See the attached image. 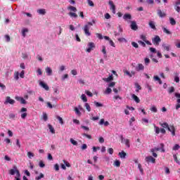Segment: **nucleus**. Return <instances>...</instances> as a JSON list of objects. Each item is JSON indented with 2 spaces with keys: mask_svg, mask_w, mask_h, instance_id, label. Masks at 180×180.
Wrapping results in <instances>:
<instances>
[{
  "mask_svg": "<svg viewBox=\"0 0 180 180\" xmlns=\"http://www.w3.org/2000/svg\"><path fill=\"white\" fill-rule=\"evenodd\" d=\"M88 48L86 49L87 53H91L92 50L95 49V43L94 42H89L88 43Z\"/></svg>",
  "mask_w": 180,
  "mask_h": 180,
  "instance_id": "nucleus-1",
  "label": "nucleus"
},
{
  "mask_svg": "<svg viewBox=\"0 0 180 180\" xmlns=\"http://www.w3.org/2000/svg\"><path fill=\"white\" fill-rule=\"evenodd\" d=\"M152 41L153 44H155V46H158V44H160V43L161 42V38H160V36L156 35L153 39H152Z\"/></svg>",
  "mask_w": 180,
  "mask_h": 180,
  "instance_id": "nucleus-2",
  "label": "nucleus"
},
{
  "mask_svg": "<svg viewBox=\"0 0 180 180\" xmlns=\"http://www.w3.org/2000/svg\"><path fill=\"white\" fill-rule=\"evenodd\" d=\"M108 4L110 6V11H112V13L115 15L116 13V6H115L112 0H110Z\"/></svg>",
  "mask_w": 180,
  "mask_h": 180,
  "instance_id": "nucleus-3",
  "label": "nucleus"
},
{
  "mask_svg": "<svg viewBox=\"0 0 180 180\" xmlns=\"http://www.w3.org/2000/svg\"><path fill=\"white\" fill-rule=\"evenodd\" d=\"M145 161L148 162V164L150 162H152V164H155V158H153V156H147L145 158Z\"/></svg>",
  "mask_w": 180,
  "mask_h": 180,
  "instance_id": "nucleus-4",
  "label": "nucleus"
},
{
  "mask_svg": "<svg viewBox=\"0 0 180 180\" xmlns=\"http://www.w3.org/2000/svg\"><path fill=\"white\" fill-rule=\"evenodd\" d=\"M89 29H90L89 25H84L83 30L86 36H91V32H89Z\"/></svg>",
  "mask_w": 180,
  "mask_h": 180,
  "instance_id": "nucleus-5",
  "label": "nucleus"
},
{
  "mask_svg": "<svg viewBox=\"0 0 180 180\" xmlns=\"http://www.w3.org/2000/svg\"><path fill=\"white\" fill-rule=\"evenodd\" d=\"M180 0H177L174 3V9L176 12L179 13L180 12Z\"/></svg>",
  "mask_w": 180,
  "mask_h": 180,
  "instance_id": "nucleus-6",
  "label": "nucleus"
},
{
  "mask_svg": "<svg viewBox=\"0 0 180 180\" xmlns=\"http://www.w3.org/2000/svg\"><path fill=\"white\" fill-rule=\"evenodd\" d=\"M167 130H169V131H171L173 136H175V127H174V125L169 126Z\"/></svg>",
  "mask_w": 180,
  "mask_h": 180,
  "instance_id": "nucleus-7",
  "label": "nucleus"
},
{
  "mask_svg": "<svg viewBox=\"0 0 180 180\" xmlns=\"http://www.w3.org/2000/svg\"><path fill=\"white\" fill-rule=\"evenodd\" d=\"M5 103H10V105H13L15 103V100L11 98L9 96H7Z\"/></svg>",
  "mask_w": 180,
  "mask_h": 180,
  "instance_id": "nucleus-8",
  "label": "nucleus"
},
{
  "mask_svg": "<svg viewBox=\"0 0 180 180\" xmlns=\"http://www.w3.org/2000/svg\"><path fill=\"white\" fill-rule=\"evenodd\" d=\"M131 29L132 30H137V29H139V27H137L136 21H131Z\"/></svg>",
  "mask_w": 180,
  "mask_h": 180,
  "instance_id": "nucleus-9",
  "label": "nucleus"
},
{
  "mask_svg": "<svg viewBox=\"0 0 180 180\" xmlns=\"http://www.w3.org/2000/svg\"><path fill=\"white\" fill-rule=\"evenodd\" d=\"M39 85L41 86L42 88H44V89H45V91H49V89H50V87H49V85H47L46 83H44L43 82H40Z\"/></svg>",
  "mask_w": 180,
  "mask_h": 180,
  "instance_id": "nucleus-10",
  "label": "nucleus"
},
{
  "mask_svg": "<svg viewBox=\"0 0 180 180\" xmlns=\"http://www.w3.org/2000/svg\"><path fill=\"white\" fill-rule=\"evenodd\" d=\"M18 169V167H16V165H14L13 167V169H11L9 170V174L10 175H15V174L16 173V170Z\"/></svg>",
  "mask_w": 180,
  "mask_h": 180,
  "instance_id": "nucleus-11",
  "label": "nucleus"
},
{
  "mask_svg": "<svg viewBox=\"0 0 180 180\" xmlns=\"http://www.w3.org/2000/svg\"><path fill=\"white\" fill-rule=\"evenodd\" d=\"M135 70L136 71H143L144 70V65H143L141 63H139Z\"/></svg>",
  "mask_w": 180,
  "mask_h": 180,
  "instance_id": "nucleus-12",
  "label": "nucleus"
},
{
  "mask_svg": "<svg viewBox=\"0 0 180 180\" xmlns=\"http://www.w3.org/2000/svg\"><path fill=\"white\" fill-rule=\"evenodd\" d=\"M103 81H105V82H110V81H113V75H110L109 77L103 78Z\"/></svg>",
  "mask_w": 180,
  "mask_h": 180,
  "instance_id": "nucleus-13",
  "label": "nucleus"
},
{
  "mask_svg": "<svg viewBox=\"0 0 180 180\" xmlns=\"http://www.w3.org/2000/svg\"><path fill=\"white\" fill-rule=\"evenodd\" d=\"M123 19L124 20H131V15L129 13H125L123 16Z\"/></svg>",
  "mask_w": 180,
  "mask_h": 180,
  "instance_id": "nucleus-14",
  "label": "nucleus"
},
{
  "mask_svg": "<svg viewBox=\"0 0 180 180\" xmlns=\"http://www.w3.org/2000/svg\"><path fill=\"white\" fill-rule=\"evenodd\" d=\"M158 15L160 16V18H165V16H167V14H165V13L162 12L161 10H158Z\"/></svg>",
  "mask_w": 180,
  "mask_h": 180,
  "instance_id": "nucleus-15",
  "label": "nucleus"
},
{
  "mask_svg": "<svg viewBox=\"0 0 180 180\" xmlns=\"http://www.w3.org/2000/svg\"><path fill=\"white\" fill-rule=\"evenodd\" d=\"M99 124L102 125L104 124V126L108 127L109 125V122L105 121V119H101L99 122Z\"/></svg>",
  "mask_w": 180,
  "mask_h": 180,
  "instance_id": "nucleus-16",
  "label": "nucleus"
},
{
  "mask_svg": "<svg viewBox=\"0 0 180 180\" xmlns=\"http://www.w3.org/2000/svg\"><path fill=\"white\" fill-rule=\"evenodd\" d=\"M45 71H46L47 75H49V76L52 75V74H53V70H51L49 67L46 68Z\"/></svg>",
  "mask_w": 180,
  "mask_h": 180,
  "instance_id": "nucleus-17",
  "label": "nucleus"
},
{
  "mask_svg": "<svg viewBox=\"0 0 180 180\" xmlns=\"http://www.w3.org/2000/svg\"><path fill=\"white\" fill-rule=\"evenodd\" d=\"M149 26L153 30H157V27H155V23H154V21H150Z\"/></svg>",
  "mask_w": 180,
  "mask_h": 180,
  "instance_id": "nucleus-18",
  "label": "nucleus"
},
{
  "mask_svg": "<svg viewBox=\"0 0 180 180\" xmlns=\"http://www.w3.org/2000/svg\"><path fill=\"white\" fill-rule=\"evenodd\" d=\"M48 127H49V130H50V131H51V133L52 134H56V130H54V127H53V125L49 124H48Z\"/></svg>",
  "mask_w": 180,
  "mask_h": 180,
  "instance_id": "nucleus-19",
  "label": "nucleus"
},
{
  "mask_svg": "<svg viewBox=\"0 0 180 180\" xmlns=\"http://www.w3.org/2000/svg\"><path fill=\"white\" fill-rule=\"evenodd\" d=\"M15 99H17V101H20V103H22V105H25L26 103V100H25V98L22 97H17L15 98Z\"/></svg>",
  "mask_w": 180,
  "mask_h": 180,
  "instance_id": "nucleus-20",
  "label": "nucleus"
},
{
  "mask_svg": "<svg viewBox=\"0 0 180 180\" xmlns=\"http://www.w3.org/2000/svg\"><path fill=\"white\" fill-rule=\"evenodd\" d=\"M162 47L164 50H166V51H169V49H171V45H167V44H163Z\"/></svg>",
  "mask_w": 180,
  "mask_h": 180,
  "instance_id": "nucleus-21",
  "label": "nucleus"
},
{
  "mask_svg": "<svg viewBox=\"0 0 180 180\" xmlns=\"http://www.w3.org/2000/svg\"><path fill=\"white\" fill-rule=\"evenodd\" d=\"M37 13H39V15H46V9L40 8L37 10Z\"/></svg>",
  "mask_w": 180,
  "mask_h": 180,
  "instance_id": "nucleus-22",
  "label": "nucleus"
},
{
  "mask_svg": "<svg viewBox=\"0 0 180 180\" xmlns=\"http://www.w3.org/2000/svg\"><path fill=\"white\" fill-rule=\"evenodd\" d=\"M118 155H120V158H126V155H127V154L122 150V152L119 153Z\"/></svg>",
  "mask_w": 180,
  "mask_h": 180,
  "instance_id": "nucleus-23",
  "label": "nucleus"
},
{
  "mask_svg": "<svg viewBox=\"0 0 180 180\" xmlns=\"http://www.w3.org/2000/svg\"><path fill=\"white\" fill-rule=\"evenodd\" d=\"M132 98L134 101H135V102H136V103H140V98H139L136 94H132Z\"/></svg>",
  "mask_w": 180,
  "mask_h": 180,
  "instance_id": "nucleus-24",
  "label": "nucleus"
},
{
  "mask_svg": "<svg viewBox=\"0 0 180 180\" xmlns=\"http://www.w3.org/2000/svg\"><path fill=\"white\" fill-rule=\"evenodd\" d=\"M113 165H114V167H117V168H119V167H120V160H115L113 163Z\"/></svg>",
  "mask_w": 180,
  "mask_h": 180,
  "instance_id": "nucleus-25",
  "label": "nucleus"
},
{
  "mask_svg": "<svg viewBox=\"0 0 180 180\" xmlns=\"http://www.w3.org/2000/svg\"><path fill=\"white\" fill-rule=\"evenodd\" d=\"M153 78H154L155 81L158 82L160 85L162 84V81L161 80V79L158 76H154Z\"/></svg>",
  "mask_w": 180,
  "mask_h": 180,
  "instance_id": "nucleus-26",
  "label": "nucleus"
},
{
  "mask_svg": "<svg viewBox=\"0 0 180 180\" xmlns=\"http://www.w3.org/2000/svg\"><path fill=\"white\" fill-rule=\"evenodd\" d=\"M169 20L172 26H175V25H176V21H175V19H174V18H169Z\"/></svg>",
  "mask_w": 180,
  "mask_h": 180,
  "instance_id": "nucleus-27",
  "label": "nucleus"
},
{
  "mask_svg": "<svg viewBox=\"0 0 180 180\" xmlns=\"http://www.w3.org/2000/svg\"><path fill=\"white\" fill-rule=\"evenodd\" d=\"M124 141L127 147H128V148H130V140H129L128 139H126L124 140Z\"/></svg>",
  "mask_w": 180,
  "mask_h": 180,
  "instance_id": "nucleus-28",
  "label": "nucleus"
},
{
  "mask_svg": "<svg viewBox=\"0 0 180 180\" xmlns=\"http://www.w3.org/2000/svg\"><path fill=\"white\" fill-rule=\"evenodd\" d=\"M27 32H29V30H27V28H25L22 30V34L23 37H26V33H27Z\"/></svg>",
  "mask_w": 180,
  "mask_h": 180,
  "instance_id": "nucleus-29",
  "label": "nucleus"
},
{
  "mask_svg": "<svg viewBox=\"0 0 180 180\" xmlns=\"http://www.w3.org/2000/svg\"><path fill=\"white\" fill-rule=\"evenodd\" d=\"M154 129H155V131L156 133V134H160V127H157L155 124H154Z\"/></svg>",
  "mask_w": 180,
  "mask_h": 180,
  "instance_id": "nucleus-30",
  "label": "nucleus"
},
{
  "mask_svg": "<svg viewBox=\"0 0 180 180\" xmlns=\"http://www.w3.org/2000/svg\"><path fill=\"white\" fill-rule=\"evenodd\" d=\"M104 94H105L106 95H109V94H112V89L108 87L105 91Z\"/></svg>",
  "mask_w": 180,
  "mask_h": 180,
  "instance_id": "nucleus-31",
  "label": "nucleus"
},
{
  "mask_svg": "<svg viewBox=\"0 0 180 180\" xmlns=\"http://www.w3.org/2000/svg\"><path fill=\"white\" fill-rule=\"evenodd\" d=\"M162 30L164 33H166V34H171V32L168 30L166 27H162Z\"/></svg>",
  "mask_w": 180,
  "mask_h": 180,
  "instance_id": "nucleus-32",
  "label": "nucleus"
},
{
  "mask_svg": "<svg viewBox=\"0 0 180 180\" xmlns=\"http://www.w3.org/2000/svg\"><path fill=\"white\" fill-rule=\"evenodd\" d=\"M56 119H58V120L59 121V123H60V124H64V120L61 118V117L60 116H56Z\"/></svg>",
  "mask_w": 180,
  "mask_h": 180,
  "instance_id": "nucleus-33",
  "label": "nucleus"
},
{
  "mask_svg": "<svg viewBox=\"0 0 180 180\" xmlns=\"http://www.w3.org/2000/svg\"><path fill=\"white\" fill-rule=\"evenodd\" d=\"M118 41L120 43H127V39L125 38H118Z\"/></svg>",
  "mask_w": 180,
  "mask_h": 180,
  "instance_id": "nucleus-34",
  "label": "nucleus"
},
{
  "mask_svg": "<svg viewBox=\"0 0 180 180\" xmlns=\"http://www.w3.org/2000/svg\"><path fill=\"white\" fill-rule=\"evenodd\" d=\"M176 110H178V109H179L180 108V98H178L176 100Z\"/></svg>",
  "mask_w": 180,
  "mask_h": 180,
  "instance_id": "nucleus-35",
  "label": "nucleus"
},
{
  "mask_svg": "<svg viewBox=\"0 0 180 180\" xmlns=\"http://www.w3.org/2000/svg\"><path fill=\"white\" fill-rule=\"evenodd\" d=\"M180 146L179 144H175L174 146L172 148V150H174V151H178V150H179Z\"/></svg>",
  "mask_w": 180,
  "mask_h": 180,
  "instance_id": "nucleus-36",
  "label": "nucleus"
},
{
  "mask_svg": "<svg viewBox=\"0 0 180 180\" xmlns=\"http://www.w3.org/2000/svg\"><path fill=\"white\" fill-rule=\"evenodd\" d=\"M41 178H44V174L41 173L39 176L35 177V180H40Z\"/></svg>",
  "mask_w": 180,
  "mask_h": 180,
  "instance_id": "nucleus-37",
  "label": "nucleus"
},
{
  "mask_svg": "<svg viewBox=\"0 0 180 180\" xmlns=\"http://www.w3.org/2000/svg\"><path fill=\"white\" fill-rule=\"evenodd\" d=\"M83 102H88V98H86V96L85 94H82L81 96Z\"/></svg>",
  "mask_w": 180,
  "mask_h": 180,
  "instance_id": "nucleus-38",
  "label": "nucleus"
},
{
  "mask_svg": "<svg viewBox=\"0 0 180 180\" xmlns=\"http://www.w3.org/2000/svg\"><path fill=\"white\" fill-rule=\"evenodd\" d=\"M69 15L71 18H78V15L75 13L70 12L69 13Z\"/></svg>",
  "mask_w": 180,
  "mask_h": 180,
  "instance_id": "nucleus-39",
  "label": "nucleus"
},
{
  "mask_svg": "<svg viewBox=\"0 0 180 180\" xmlns=\"http://www.w3.org/2000/svg\"><path fill=\"white\" fill-rule=\"evenodd\" d=\"M95 105L96 106V108H102V106H103V104L99 103V102H94Z\"/></svg>",
  "mask_w": 180,
  "mask_h": 180,
  "instance_id": "nucleus-40",
  "label": "nucleus"
},
{
  "mask_svg": "<svg viewBox=\"0 0 180 180\" xmlns=\"http://www.w3.org/2000/svg\"><path fill=\"white\" fill-rule=\"evenodd\" d=\"M68 9L70 11H72V12H77V8L72 6H70L68 7Z\"/></svg>",
  "mask_w": 180,
  "mask_h": 180,
  "instance_id": "nucleus-41",
  "label": "nucleus"
},
{
  "mask_svg": "<svg viewBox=\"0 0 180 180\" xmlns=\"http://www.w3.org/2000/svg\"><path fill=\"white\" fill-rule=\"evenodd\" d=\"M85 108H86V110H88V112H91V106L89 105V104L88 103H85Z\"/></svg>",
  "mask_w": 180,
  "mask_h": 180,
  "instance_id": "nucleus-42",
  "label": "nucleus"
},
{
  "mask_svg": "<svg viewBox=\"0 0 180 180\" xmlns=\"http://www.w3.org/2000/svg\"><path fill=\"white\" fill-rule=\"evenodd\" d=\"M151 110V112H154V113H157L158 110H157V107L155 106H152V108L150 109Z\"/></svg>",
  "mask_w": 180,
  "mask_h": 180,
  "instance_id": "nucleus-43",
  "label": "nucleus"
},
{
  "mask_svg": "<svg viewBox=\"0 0 180 180\" xmlns=\"http://www.w3.org/2000/svg\"><path fill=\"white\" fill-rule=\"evenodd\" d=\"M161 126L164 129H168V127H169V125H168V123L167 122H164L163 124H161Z\"/></svg>",
  "mask_w": 180,
  "mask_h": 180,
  "instance_id": "nucleus-44",
  "label": "nucleus"
},
{
  "mask_svg": "<svg viewBox=\"0 0 180 180\" xmlns=\"http://www.w3.org/2000/svg\"><path fill=\"white\" fill-rule=\"evenodd\" d=\"M70 143H72V144H73V146L78 145V142H77V141L74 140L73 139H70Z\"/></svg>",
  "mask_w": 180,
  "mask_h": 180,
  "instance_id": "nucleus-45",
  "label": "nucleus"
},
{
  "mask_svg": "<svg viewBox=\"0 0 180 180\" xmlns=\"http://www.w3.org/2000/svg\"><path fill=\"white\" fill-rule=\"evenodd\" d=\"M173 158H174L175 162H176V164L180 163V162L178 160V157L176 156V155H173Z\"/></svg>",
  "mask_w": 180,
  "mask_h": 180,
  "instance_id": "nucleus-46",
  "label": "nucleus"
},
{
  "mask_svg": "<svg viewBox=\"0 0 180 180\" xmlns=\"http://www.w3.org/2000/svg\"><path fill=\"white\" fill-rule=\"evenodd\" d=\"M172 92H175V88L174 86L169 88V94H172Z\"/></svg>",
  "mask_w": 180,
  "mask_h": 180,
  "instance_id": "nucleus-47",
  "label": "nucleus"
},
{
  "mask_svg": "<svg viewBox=\"0 0 180 180\" xmlns=\"http://www.w3.org/2000/svg\"><path fill=\"white\" fill-rule=\"evenodd\" d=\"M39 167L40 168H44V167H46V165L44 164V162H43V160H41L39 162Z\"/></svg>",
  "mask_w": 180,
  "mask_h": 180,
  "instance_id": "nucleus-48",
  "label": "nucleus"
},
{
  "mask_svg": "<svg viewBox=\"0 0 180 180\" xmlns=\"http://www.w3.org/2000/svg\"><path fill=\"white\" fill-rule=\"evenodd\" d=\"M96 34L98 39H99L100 40H102L103 39V36L102 35V34L96 33Z\"/></svg>",
  "mask_w": 180,
  "mask_h": 180,
  "instance_id": "nucleus-49",
  "label": "nucleus"
},
{
  "mask_svg": "<svg viewBox=\"0 0 180 180\" xmlns=\"http://www.w3.org/2000/svg\"><path fill=\"white\" fill-rule=\"evenodd\" d=\"M161 150L160 148H154L150 150V152L155 153V151H160Z\"/></svg>",
  "mask_w": 180,
  "mask_h": 180,
  "instance_id": "nucleus-50",
  "label": "nucleus"
},
{
  "mask_svg": "<svg viewBox=\"0 0 180 180\" xmlns=\"http://www.w3.org/2000/svg\"><path fill=\"white\" fill-rule=\"evenodd\" d=\"M27 157H29V158H32V157H34V154H33V153H32V152H28L27 153Z\"/></svg>",
  "mask_w": 180,
  "mask_h": 180,
  "instance_id": "nucleus-51",
  "label": "nucleus"
},
{
  "mask_svg": "<svg viewBox=\"0 0 180 180\" xmlns=\"http://www.w3.org/2000/svg\"><path fill=\"white\" fill-rule=\"evenodd\" d=\"M87 2L89 4V6H95V4H94L93 1L87 0Z\"/></svg>",
  "mask_w": 180,
  "mask_h": 180,
  "instance_id": "nucleus-52",
  "label": "nucleus"
},
{
  "mask_svg": "<svg viewBox=\"0 0 180 180\" xmlns=\"http://www.w3.org/2000/svg\"><path fill=\"white\" fill-rule=\"evenodd\" d=\"M63 162H64L65 167H71V165L70 164V162L65 161V160H63Z\"/></svg>",
  "mask_w": 180,
  "mask_h": 180,
  "instance_id": "nucleus-53",
  "label": "nucleus"
},
{
  "mask_svg": "<svg viewBox=\"0 0 180 180\" xmlns=\"http://www.w3.org/2000/svg\"><path fill=\"white\" fill-rule=\"evenodd\" d=\"M144 61H145L146 65H148V64H150V59L148 58H146L144 59Z\"/></svg>",
  "mask_w": 180,
  "mask_h": 180,
  "instance_id": "nucleus-54",
  "label": "nucleus"
},
{
  "mask_svg": "<svg viewBox=\"0 0 180 180\" xmlns=\"http://www.w3.org/2000/svg\"><path fill=\"white\" fill-rule=\"evenodd\" d=\"M138 43H139V44H141V46L142 47H146V43H144V41H139Z\"/></svg>",
  "mask_w": 180,
  "mask_h": 180,
  "instance_id": "nucleus-55",
  "label": "nucleus"
},
{
  "mask_svg": "<svg viewBox=\"0 0 180 180\" xmlns=\"http://www.w3.org/2000/svg\"><path fill=\"white\" fill-rule=\"evenodd\" d=\"M131 46H133V47H135V49H139V44L136 42H131Z\"/></svg>",
  "mask_w": 180,
  "mask_h": 180,
  "instance_id": "nucleus-56",
  "label": "nucleus"
},
{
  "mask_svg": "<svg viewBox=\"0 0 180 180\" xmlns=\"http://www.w3.org/2000/svg\"><path fill=\"white\" fill-rule=\"evenodd\" d=\"M15 117H16V115L13 113H11L9 114V119H15Z\"/></svg>",
  "mask_w": 180,
  "mask_h": 180,
  "instance_id": "nucleus-57",
  "label": "nucleus"
},
{
  "mask_svg": "<svg viewBox=\"0 0 180 180\" xmlns=\"http://www.w3.org/2000/svg\"><path fill=\"white\" fill-rule=\"evenodd\" d=\"M83 136H84V137H86L89 140H91V139H92V136L86 134H83Z\"/></svg>",
  "mask_w": 180,
  "mask_h": 180,
  "instance_id": "nucleus-58",
  "label": "nucleus"
},
{
  "mask_svg": "<svg viewBox=\"0 0 180 180\" xmlns=\"http://www.w3.org/2000/svg\"><path fill=\"white\" fill-rule=\"evenodd\" d=\"M108 153L110 154V155H112L113 154V148H110L108 149Z\"/></svg>",
  "mask_w": 180,
  "mask_h": 180,
  "instance_id": "nucleus-59",
  "label": "nucleus"
},
{
  "mask_svg": "<svg viewBox=\"0 0 180 180\" xmlns=\"http://www.w3.org/2000/svg\"><path fill=\"white\" fill-rule=\"evenodd\" d=\"M146 2L149 5H153L154 4V0H146Z\"/></svg>",
  "mask_w": 180,
  "mask_h": 180,
  "instance_id": "nucleus-60",
  "label": "nucleus"
},
{
  "mask_svg": "<svg viewBox=\"0 0 180 180\" xmlns=\"http://www.w3.org/2000/svg\"><path fill=\"white\" fill-rule=\"evenodd\" d=\"M141 40H143V41H146L147 40V37H146V35H141Z\"/></svg>",
  "mask_w": 180,
  "mask_h": 180,
  "instance_id": "nucleus-61",
  "label": "nucleus"
},
{
  "mask_svg": "<svg viewBox=\"0 0 180 180\" xmlns=\"http://www.w3.org/2000/svg\"><path fill=\"white\" fill-rule=\"evenodd\" d=\"M86 94L88 95V96H94V94H92V93L89 91H86Z\"/></svg>",
  "mask_w": 180,
  "mask_h": 180,
  "instance_id": "nucleus-62",
  "label": "nucleus"
},
{
  "mask_svg": "<svg viewBox=\"0 0 180 180\" xmlns=\"http://www.w3.org/2000/svg\"><path fill=\"white\" fill-rule=\"evenodd\" d=\"M86 148H88V146H86V144L84 143V144L82 146L81 149H82V150H86Z\"/></svg>",
  "mask_w": 180,
  "mask_h": 180,
  "instance_id": "nucleus-63",
  "label": "nucleus"
},
{
  "mask_svg": "<svg viewBox=\"0 0 180 180\" xmlns=\"http://www.w3.org/2000/svg\"><path fill=\"white\" fill-rule=\"evenodd\" d=\"M71 74H72V75H77V74H78V72H77V70H71Z\"/></svg>",
  "mask_w": 180,
  "mask_h": 180,
  "instance_id": "nucleus-64",
  "label": "nucleus"
}]
</instances>
